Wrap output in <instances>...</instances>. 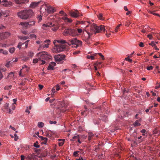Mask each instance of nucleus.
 <instances>
[{"label":"nucleus","mask_w":160,"mask_h":160,"mask_svg":"<svg viewBox=\"0 0 160 160\" xmlns=\"http://www.w3.org/2000/svg\"><path fill=\"white\" fill-rule=\"evenodd\" d=\"M145 132L146 130L145 129H143L141 131V132L142 133V135L143 136H146V134L145 133Z\"/></svg>","instance_id":"nucleus-35"},{"label":"nucleus","mask_w":160,"mask_h":160,"mask_svg":"<svg viewBox=\"0 0 160 160\" xmlns=\"http://www.w3.org/2000/svg\"><path fill=\"white\" fill-rule=\"evenodd\" d=\"M8 105V103H6L4 106V108L5 109H7V111L8 113L11 114L12 113V111L9 107Z\"/></svg>","instance_id":"nucleus-13"},{"label":"nucleus","mask_w":160,"mask_h":160,"mask_svg":"<svg viewBox=\"0 0 160 160\" xmlns=\"http://www.w3.org/2000/svg\"><path fill=\"white\" fill-rule=\"evenodd\" d=\"M39 137L42 140L45 141V143L47 142L48 140V138H47L43 137L42 136H40Z\"/></svg>","instance_id":"nucleus-28"},{"label":"nucleus","mask_w":160,"mask_h":160,"mask_svg":"<svg viewBox=\"0 0 160 160\" xmlns=\"http://www.w3.org/2000/svg\"><path fill=\"white\" fill-rule=\"evenodd\" d=\"M54 24H53L52 22H49L46 24H44L42 25V28L43 29H45L46 28L45 27H51L53 26Z\"/></svg>","instance_id":"nucleus-14"},{"label":"nucleus","mask_w":160,"mask_h":160,"mask_svg":"<svg viewBox=\"0 0 160 160\" xmlns=\"http://www.w3.org/2000/svg\"><path fill=\"white\" fill-rule=\"evenodd\" d=\"M72 21V20L71 18H67V20H66V21L65 22H71Z\"/></svg>","instance_id":"nucleus-48"},{"label":"nucleus","mask_w":160,"mask_h":160,"mask_svg":"<svg viewBox=\"0 0 160 160\" xmlns=\"http://www.w3.org/2000/svg\"><path fill=\"white\" fill-rule=\"evenodd\" d=\"M153 132L154 134H157L158 135H160V129L159 128H156Z\"/></svg>","instance_id":"nucleus-21"},{"label":"nucleus","mask_w":160,"mask_h":160,"mask_svg":"<svg viewBox=\"0 0 160 160\" xmlns=\"http://www.w3.org/2000/svg\"><path fill=\"white\" fill-rule=\"evenodd\" d=\"M57 121H49V123L50 124H52L53 123L54 124H56L57 123Z\"/></svg>","instance_id":"nucleus-57"},{"label":"nucleus","mask_w":160,"mask_h":160,"mask_svg":"<svg viewBox=\"0 0 160 160\" xmlns=\"http://www.w3.org/2000/svg\"><path fill=\"white\" fill-rule=\"evenodd\" d=\"M65 57L66 56L64 54H61L55 55L54 56L55 61L57 63L64 60Z\"/></svg>","instance_id":"nucleus-7"},{"label":"nucleus","mask_w":160,"mask_h":160,"mask_svg":"<svg viewBox=\"0 0 160 160\" xmlns=\"http://www.w3.org/2000/svg\"><path fill=\"white\" fill-rule=\"evenodd\" d=\"M98 18L101 20H104V18H103L102 17V14L100 13L98 15Z\"/></svg>","instance_id":"nucleus-31"},{"label":"nucleus","mask_w":160,"mask_h":160,"mask_svg":"<svg viewBox=\"0 0 160 160\" xmlns=\"http://www.w3.org/2000/svg\"><path fill=\"white\" fill-rule=\"evenodd\" d=\"M98 54L102 58V60H104V59H105L103 55H102V53H98Z\"/></svg>","instance_id":"nucleus-47"},{"label":"nucleus","mask_w":160,"mask_h":160,"mask_svg":"<svg viewBox=\"0 0 160 160\" xmlns=\"http://www.w3.org/2000/svg\"><path fill=\"white\" fill-rule=\"evenodd\" d=\"M125 26H129L130 24V22L129 21H128L125 22Z\"/></svg>","instance_id":"nucleus-45"},{"label":"nucleus","mask_w":160,"mask_h":160,"mask_svg":"<svg viewBox=\"0 0 160 160\" xmlns=\"http://www.w3.org/2000/svg\"><path fill=\"white\" fill-rule=\"evenodd\" d=\"M2 53L4 54L7 55L8 54V51H6V50H3L2 49Z\"/></svg>","instance_id":"nucleus-55"},{"label":"nucleus","mask_w":160,"mask_h":160,"mask_svg":"<svg viewBox=\"0 0 160 160\" xmlns=\"http://www.w3.org/2000/svg\"><path fill=\"white\" fill-rule=\"evenodd\" d=\"M10 35L11 33L8 32H3L1 34V36L2 37L3 39H5L8 38Z\"/></svg>","instance_id":"nucleus-12"},{"label":"nucleus","mask_w":160,"mask_h":160,"mask_svg":"<svg viewBox=\"0 0 160 160\" xmlns=\"http://www.w3.org/2000/svg\"><path fill=\"white\" fill-rule=\"evenodd\" d=\"M16 3L18 4L28 3L29 2L28 0H16Z\"/></svg>","instance_id":"nucleus-16"},{"label":"nucleus","mask_w":160,"mask_h":160,"mask_svg":"<svg viewBox=\"0 0 160 160\" xmlns=\"http://www.w3.org/2000/svg\"><path fill=\"white\" fill-rule=\"evenodd\" d=\"M153 67L152 66H148L147 68V69L148 70H152L153 69Z\"/></svg>","instance_id":"nucleus-51"},{"label":"nucleus","mask_w":160,"mask_h":160,"mask_svg":"<svg viewBox=\"0 0 160 160\" xmlns=\"http://www.w3.org/2000/svg\"><path fill=\"white\" fill-rule=\"evenodd\" d=\"M56 41L58 43H61V44L66 43L65 40H57Z\"/></svg>","instance_id":"nucleus-32"},{"label":"nucleus","mask_w":160,"mask_h":160,"mask_svg":"<svg viewBox=\"0 0 160 160\" xmlns=\"http://www.w3.org/2000/svg\"><path fill=\"white\" fill-rule=\"evenodd\" d=\"M24 44V43H22L21 42H20L19 43H18V45L17 46V47L18 48H19L20 49H21V46L22 44Z\"/></svg>","instance_id":"nucleus-46"},{"label":"nucleus","mask_w":160,"mask_h":160,"mask_svg":"<svg viewBox=\"0 0 160 160\" xmlns=\"http://www.w3.org/2000/svg\"><path fill=\"white\" fill-rule=\"evenodd\" d=\"M67 43L69 46L73 45L72 47L76 48L82 45V41L77 39L76 38H73L72 39L69 40Z\"/></svg>","instance_id":"nucleus-3"},{"label":"nucleus","mask_w":160,"mask_h":160,"mask_svg":"<svg viewBox=\"0 0 160 160\" xmlns=\"http://www.w3.org/2000/svg\"><path fill=\"white\" fill-rule=\"evenodd\" d=\"M133 125L135 127L140 126L141 125L140 123L138 122V120H137L135 121V122L133 124Z\"/></svg>","instance_id":"nucleus-29"},{"label":"nucleus","mask_w":160,"mask_h":160,"mask_svg":"<svg viewBox=\"0 0 160 160\" xmlns=\"http://www.w3.org/2000/svg\"><path fill=\"white\" fill-rule=\"evenodd\" d=\"M52 92L53 93V94L55 92V87L53 88L52 89Z\"/></svg>","instance_id":"nucleus-64"},{"label":"nucleus","mask_w":160,"mask_h":160,"mask_svg":"<svg viewBox=\"0 0 160 160\" xmlns=\"http://www.w3.org/2000/svg\"><path fill=\"white\" fill-rule=\"evenodd\" d=\"M147 36L149 39H152V36L151 34L148 35Z\"/></svg>","instance_id":"nucleus-60"},{"label":"nucleus","mask_w":160,"mask_h":160,"mask_svg":"<svg viewBox=\"0 0 160 160\" xmlns=\"http://www.w3.org/2000/svg\"><path fill=\"white\" fill-rule=\"evenodd\" d=\"M20 24L22 26L24 27L25 28H27L29 25V22H21L20 23Z\"/></svg>","instance_id":"nucleus-20"},{"label":"nucleus","mask_w":160,"mask_h":160,"mask_svg":"<svg viewBox=\"0 0 160 160\" xmlns=\"http://www.w3.org/2000/svg\"><path fill=\"white\" fill-rule=\"evenodd\" d=\"M28 37L31 38H37V36L36 35H35L34 34H31L29 35V36Z\"/></svg>","instance_id":"nucleus-42"},{"label":"nucleus","mask_w":160,"mask_h":160,"mask_svg":"<svg viewBox=\"0 0 160 160\" xmlns=\"http://www.w3.org/2000/svg\"><path fill=\"white\" fill-rule=\"evenodd\" d=\"M45 136L48 137H51L52 136V135L51 134H49V133L48 132H46Z\"/></svg>","instance_id":"nucleus-53"},{"label":"nucleus","mask_w":160,"mask_h":160,"mask_svg":"<svg viewBox=\"0 0 160 160\" xmlns=\"http://www.w3.org/2000/svg\"><path fill=\"white\" fill-rule=\"evenodd\" d=\"M37 57H39V60L41 59L48 60L52 58L51 56L46 52H41L37 53Z\"/></svg>","instance_id":"nucleus-4"},{"label":"nucleus","mask_w":160,"mask_h":160,"mask_svg":"<svg viewBox=\"0 0 160 160\" xmlns=\"http://www.w3.org/2000/svg\"><path fill=\"white\" fill-rule=\"evenodd\" d=\"M64 143V141H62L61 142L58 143V145L59 146H62Z\"/></svg>","instance_id":"nucleus-56"},{"label":"nucleus","mask_w":160,"mask_h":160,"mask_svg":"<svg viewBox=\"0 0 160 160\" xmlns=\"http://www.w3.org/2000/svg\"><path fill=\"white\" fill-rule=\"evenodd\" d=\"M56 64L54 62H52L49 64L47 69L48 70H54V67L56 66Z\"/></svg>","instance_id":"nucleus-9"},{"label":"nucleus","mask_w":160,"mask_h":160,"mask_svg":"<svg viewBox=\"0 0 160 160\" xmlns=\"http://www.w3.org/2000/svg\"><path fill=\"white\" fill-rule=\"evenodd\" d=\"M18 38L21 40H26L27 39L29 38V37H27V36H18Z\"/></svg>","instance_id":"nucleus-27"},{"label":"nucleus","mask_w":160,"mask_h":160,"mask_svg":"<svg viewBox=\"0 0 160 160\" xmlns=\"http://www.w3.org/2000/svg\"><path fill=\"white\" fill-rule=\"evenodd\" d=\"M33 14V12L31 9H25L18 12L17 14L20 18L27 19L31 18Z\"/></svg>","instance_id":"nucleus-2"},{"label":"nucleus","mask_w":160,"mask_h":160,"mask_svg":"<svg viewBox=\"0 0 160 160\" xmlns=\"http://www.w3.org/2000/svg\"><path fill=\"white\" fill-rule=\"evenodd\" d=\"M14 137L15 141H17L18 139V137L16 133L14 134Z\"/></svg>","instance_id":"nucleus-50"},{"label":"nucleus","mask_w":160,"mask_h":160,"mask_svg":"<svg viewBox=\"0 0 160 160\" xmlns=\"http://www.w3.org/2000/svg\"><path fill=\"white\" fill-rule=\"evenodd\" d=\"M46 11L48 13H52L55 11V10L53 7L49 6L47 7Z\"/></svg>","instance_id":"nucleus-11"},{"label":"nucleus","mask_w":160,"mask_h":160,"mask_svg":"<svg viewBox=\"0 0 160 160\" xmlns=\"http://www.w3.org/2000/svg\"><path fill=\"white\" fill-rule=\"evenodd\" d=\"M34 55V53L32 52H29L28 53V55L30 57H32Z\"/></svg>","instance_id":"nucleus-37"},{"label":"nucleus","mask_w":160,"mask_h":160,"mask_svg":"<svg viewBox=\"0 0 160 160\" xmlns=\"http://www.w3.org/2000/svg\"><path fill=\"white\" fill-rule=\"evenodd\" d=\"M69 13L71 17L75 18H77L80 16L82 15V14H80V13L77 10H76L75 12L71 11L69 12Z\"/></svg>","instance_id":"nucleus-8"},{"label":"nucleus","mask_w":160,"mask_h":160,"mask_svg":"<svg viewBox=\"0 0 160 160\" xmlns=\"http://www.w3.org/2000/svg\"><path fill=\"white\" fill-rule=\"evenodd\" d=\"M77 32L78 33H81L82 32V29L80 28H77Z\"/></svg>","instance_id":"nucleus-40"},{"label":"nucleus","mask_w":160,"mask_h":160,"mask_svg":"<svg viewBox=\"0 0 160 160\" xmlns=\"http://www.w3.org/2000/svg\"><path fill=\"white\" fill-rule=\"evenodd\" d=\"M100 119L105 122H106L108 120L107 116L104 115H102L100 117Z\"/></svg>","instance_id":"nucleus-19"},{"label":"nucleus","mask_w":160,"mask_h":160,"mask_svg":"<svg viewBox=\"0 0 160 160\" xmlns=\"http://www.w3.org/2000/svg\"><path fill=\"white\" fill-rule=\"evenodd\" d=\"M2 16H3L5 17H7L9 15V13L8 11L2 12Z\"/></svg>","instance_id":"nucleus-26"},{"label":"nucleus","mask_w":160,"mask_h":160,"mask_svg":"<svg viewBox=\"0 0 160 160\" xmlns=\"http://www.w3.org/2000/svg\"><path fill=\"white\" fill-rule=\"evenodd\" d=\"M30 23V24L29 23V26L30 27V26L34 25L35 24V22L33 21H32V22H29V23Z\"/></svg>","instance_id":"nucleus-54"},{"label":"nucleus","mask_w":160,"mask_h":160,"mask_svg":"<svg viewBox=\"0 0 160 160\" xmlns=\"http://www.w3.org/2000/svg\"><path fill=\"white\" fill-rule=\"evenodd\" d=\"M139 46L141 47H144L143 43L142 42H141L139 44Z\"/></svg>","instance_id":"nucleus-61"},{"label":"nucleus","mask_w":160,"mask_h":160,"mask_svg":"<svg viewBox=\"0 0 160 160\" xmlns=\"http://www.w3.org/2000/svg\"><path fill=\"white\" fill-rule=\"evenodd\" d=\"M14 75L13 73L12 72H11L8 74V77H10V78H12L14 77Z\"/></svg>","instance_id":"nucleus-39"},{"label":"nucleus","mask_w":160,"mask_h":160,"mask_svg":"<svg viewBox=\"0 0 160 160\" xmlns=\"http://www.w3.org/2000/svg\"><path fill=\"white\" fill-rule=\"evenodd\" d=\"M55 88H56V89L57 91H58L60 89V86H59L58 84L57 85L55 86Z\"/></svg>","instance_id":"nucleus-52"},{"label":"nucleus","mask_w":160,"mask_h":160,"mask_svg":"<svg viewBox=\"0 0 160 160\" xmlns=\"http://www.w3.org/2000/svg\"><path fill=\"white\" fill-rule=\"evenodd\" d=\"M47 7L46 5H42L40 8V11L41 12L44 13L46 10Z\"/></svg>","instance_id":"nucleus-18"},{"label":"nucleus","mask_w":160,"mask_h":160,"mask_svg":"<svg viewBox=\"0 0 160 160\" xmlns=\"http://www.w3.org/2000/svg\"><path fill=\"white\" fill-rule=\"evenodd\" d=\"M94 136V134L92 132H89L88 133V140H91L92 137Z\"/></svg>","instance_id":"nucleus-22"},{"label":"nucleus","mask_w":160,"mask_h":160,"mask_svg":"<svg viewBox=\"0 0 160 160\" xmlns=\"http://www.w3.org/2000/svg\"><path fill=\"white\" fill-rule=\"evenodd\" d=\"M149 45L152 46L153 47L156 45L155 44V42L153 41H152L151 43H149Z\"/></svg>","instance_id":"nucleus-38"},{"label":"nucleus","mask_w":160,"mask_h":160,"mask_svg":"<svg viewBox=\"0 0 160 160\" xmlns=\"http://www.w3.org/2000/svg\"><path fill=\"white\" fill-rule=\"evenodd\" d=\"M15 50V48L13 47L10 48L9 50V52L11 53H13Z\"/></svg>","instance_id":"nucleus-30"},{"label":"nucleus","mask_w":160,"mask_h":160,"mask_svg":"<svg viewBox=\"0 0 160 160\" xmlns=\"http://www.w3.org/2000/svg\"><path fill=\"white\" fill-rule=\"evenodd\" d=\"M90 32L86 31L88 34V36L87 38L85 39V41L88 44L90 43L88 42V40L90 39L91 37L93 34H96L97 33L100 32L101 31L105 32V26L101 25L99 27H98L95 24L93 23L90 26Z\"/></svg>","instance_id":"nucleus-1"},{"label":"nucleus","mask_w":160,"mask_h":160,"mask_svg":"<svg viewBox=\"0 0 160 160\" xmlns=\"http://www.w3.org/2000/svg\"><path fill=\"white\" fill-rule=\"evenodd\" d=\"M38 87L40 90H42L43 88V86L42 85L39 84L38 85Z\"/></svg>","instance_id":"nucleus-59"},{"label":"nucleus","mask_w":160,"mask_h":160,"mask_svg":"<svg viewBox=\"0 0 160 160\" xmlns=\"http://www.w3.org/2000/svg\"><path fill=\"white\" fill-rule=\"evenodd\" d=\"M44 123L42 122H39L38 123V126L39 128H42L44 126Z\"/></svg>","instance_id":"nucleus-25"},{"label":"nucleus","mask_w":160,"mask_h":160,"mask_svg":"<svg viewBox=\"0 0 160 160\" xmlns=\"http://www.w3.org/2000/svg\"><path fill=\"white\" fill-rule=\"evenodd\" d=\"M80 152L79 151H76L74 152L73 153V156L74 157H78L79 155L78 153Z\"/></svg>","instance_id":"nucleus-33"},{"label":"nucleus","mask_w":160,"mask_h":160,"mask_svg":"<svg viewBox=\"0 0 160 160\" xmlns=\"http://www.w3.org/2000/svg\"><path fill=\"white\" fill-rule=\"evenodd\" d=\"M38 61H39V58H35L33 59V63H37Z\"/></svg>","instance_id":"nucleus-41"},{"label":"nucleus","mask_w":160,"mask_h":160,"mask_svg":"<svg viewBox=\"0 0 160 160\" xmlns=\"http://www.w3.org/2000/svg\"><path fill=\"white\" fill-rule=\"evenodd\" d=\"M154 11H152V14L153 15H154L160 16V15H159V14H158L156 13H154Z\"/></svg>","instance_id":"nucleus-62"},{"label":"nucleus","mask_w":160,"mask_h":160,"mask_svg":"<svg viewBox=\"0 0 160 160\" xmlns=\"http://www.w3.org/2000/svg\"><path fill=\"white\" fill-rule=\"evenodd\" d=\"M97 54L96 53H95L94 54H93V55H87V58L88 59H91L92 60H94L95 59L94 56L96 55Z\"/></svg>","instance_id":"nucleus-23"},{"label":"nucleus","mask_w":160,"mask_h":160,"mask_svg":"<svg viewBox=\"0 0 160 160\" xmlns=\"http://www.w3.org/2000/svg\"><path fill=\"white\" fill-rule=\"evenodd\" d=\"M121 25L122 24H119L117 26V27L116 28H115V32H118V29L119 28Z\"/></svg>","instance_id":"nucleus-44"},{"label":"nucleus","mask_w":160,"mask_h":160,"mask_svg":"<svg viewBox=\"0 0 160 160\" xmlns=\"http://www.w3.org/2000/svg\"><path fill=\"white\" fill-rule=\"evenodd\" d=\"M64 35L65 36L69 35L72 37H76L78 35V32H77L76 29L71 28L67 29L64 31Z\"/></svg>","instance_id":"nucleus-5"},{"label":"nucleus","mask_w":160,"mask_h":160,"mask_svg":"<svg viewBox=\"0 0 160 160\" xmlns=\"http://www.w3.org/2000/svg\"><path fill=\"white\" fill-rule=\"evenodd\" d=\"M38 22H40L41 21V20H42V16H39L38 17Z\"/></svg>","instance_id":"nucleus-63"},{"label":"nucleus","mask_w":160,"mask_h":160,"mask_svg":"<svg viewBox=\"0 0 160 160\" xmlns=\"http://www.w3.org/2000/svg\"><path fill=\"white\" fill-rule=\"evenodd\" d=\"M38 141H36L33 144V146L36 148H39L40 147V145L38 144Z\"/></svg>","instance_id":"nucleus-34"},{"label":"nucleus","mask_w":160,"mask_h":160,"mask_svg":"<svg viewBox=\"0 0 160 160\" xmlns=\"http://www.w3.org/2000/svg\"><path fill=\"white\" fill-rule=\"evenodd\" d=\"M39 62L40 63V64L41 65H43L45 63V61L44 59H41V60H39Z\"/></svg>","instance_id":"nucleus-43"},{"label":"nucleus","mask_w":160,"mask_h":160,"mask_svg":"<svg viewBox=\"0 0 160 160\" xmlns=\"http://www.w3.org/2000/svg\"><path fill=\"white\" fill-rule=\"evenodd\" d=\"M102 63V62H96L94 64L95 65H98L101 64Z\"/></svg>","instance_id":"nucleus-58"},{"label":"nucleus","mask_w":160,"mask_h":160,"mask_svg":"<svg viewBox=\"0 0 160 160\" xmlns=\"http://www.w3.org/2000/svg\"><path fill=\"white\" fill-rule=\"evenodd\" d=\"M79 135L76 134L75 136L73 137L72 139H71L70 140L73 142L75 141L76 139H77L78 138H79Z\"/></svg>","instance_id":"nucleus-24"},{"label":"nucleus","mask_w":160,"mask_h":160,"mask_svg":"<svg viewBox=\"0 0 160 160\" xmlns=\"http://www.w3.org/2000/svg\"><path fill=\"white\" fill-rule=\"evenodd\" d=\"M129 58V56H128V57L125 58V60L127 61H128L129 62H132V59H130Z\"/></svg>","instance_id":"nucleus-49"},{"label":"nucleus","mask_w":160,"mask_h":160,"mask_svg":"<svg viewBox=\"0 0 160 160\" xmlns=\"http://www.w3.org/2000/svg\"><path fill=\"white\" fill-rule=\"evenodd\" d=\"M40 3V2H32L30 4L29 7L32 8H35L38 6Z\"/></svg>","instance_id":"nucleus-10"},{"label":"nucleus","mask_w":160,"mask_h":160,"mask_svg":"<svg viewBox=\"0 0 160 160\" xmlns=\"http://www.w3.org/2000/svg\"><path fill=\"white\" fill-rule=\"evenodd\" d=\"M50 42V41L48 39L46 41H45L44 42V44L43 45V48H48V45L49 44V43Z\"/></svg>","instance_id":"nucleus-17"},{"label":"nucleus","mask_w":160,"mask_h":160,"mask_svg":"<svg viewBox=\"0 0 160 160\" xmlns=\"http://www.w3.org/2000/svg\"><path fill=\"white\" fill-rule=\"evenodd\" d=\"M53 43L55 45L53 49L54 51L56 52H58L65 50L66 46L61 44H59L58 45L56 44V41L53 42Z\"/></svg>","instance_id":"nucleus-6"},{"label":"nucleus","mask_w":160,"mask_h":160,"mask_svg":"<svg viewBox=\"0 0 160 160\" xmlns=\"http://www.w3.org/2000/svg\"><path fill=\"white\" fill-rule=\"evenodd\" d=\"M1 2H5L3 5L5 7H8L9 5L12 4V2H8L7 0H1Z\"/></svg>","instance_id":"nucleus-15"},{"label":"nucleus","mask_w":160,"mask_h":160,"mask_svg":"<svg viewBox=\"0 0 160 160\" xmlns=\"http://www.w3.org/2000/svg\"><path fill=\"white\" fill-rule=\"evenodd\" d=\"M12 87V86L11 85H10L8 86H6L4 88V89L5 90H9Z\"/></svg>","instance_id":"nucleus-36"}]
</instances>
